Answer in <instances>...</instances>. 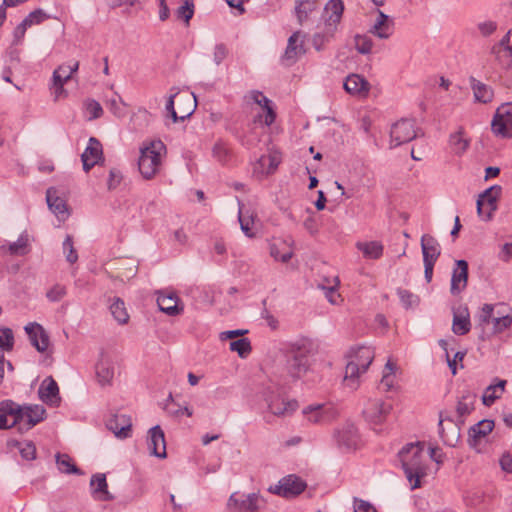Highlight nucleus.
I'll return each mask as SVG.
<instances>
[{"label": "nucleus", "mask_w": 512, "mask_h": 512, "mask_svg": "<svg viewBox=\"0 0 512 512\" xmlns=\"http://www.w3.org/2000/svg\"><path fill=\"white\" fill-rule=\"evenodd\" d=\"M46 201L49 209L56 215V217L64 221L69 216V211L66 201L57 195L54 188H49L46 192Z\"/></svg>", "instance_id": "26"}, {"label": "nucleus", "mask_w": 512, "mask_h": 512, "mask_svg": "<svg viewBox=\"0 0 512 512\" xmlns=\"http://www.w3.org/2000/svg\"><path fill=\"white\" fill-rule=\"evenodd\" d=\"M397 295L405 308H410L418 303V297L406 289L398 288Z\"/></svg>", "instance_id": "58"}, {"label": "nucleus", "mask_w": 512, "mask_h": 512, "mask_svg": "<svg viewBox=\"0 0 512 512\" xmlns=\"http://www.w3.org/2000/svg\"><path fill=\"white\" fill-rule=\"evenodd\" d=\"M262 396L267 404L268 410L278 417L292 415L298 408V402L294 399H285L279 393L275 385H269L262 391Z\"/></svg>", "instance_id": "3"}, {"label": "nucleus", "mask_w": 512, "mask_h": 512, "mask_svg": "<svg viewBox=\"0 0 512 512\" xmlns=\"http://www.w3.org/2000/svg\"><path fill=\"white\" fill-rule=\"evenodd\" d=\"M229 348L237 352L239 357L246 358L252 351L251 342L248 338H240L230 342Z\"/></svg>", "instance_id": "44"}, {"label": "nucleus", "mask_w": 512, "mask_h": 512, "mask_svg": "<svg viewBox=\"0 0 512 512\" xmlns=\"http://www.w3.org/2000/svg\"><path fill=\"white\" fill-rule=\"evenodd\" d=\"M369 32L379 39H388L393 33V23H382L376 20Z\"/></svg>", "instance_id": "45"}, {"label": "nucleus", "mask_w": 512, "mask_h": 512, "mask_svg": "<svg viewBox=\"0 0 512 512\" xmlns=\"http://www.w3.org/2000/svg\"><path fill=\"white\" fill-rule=\"evenodd\" d=\"M55 461L57 468L61 473L76 475L84 474V472L76 466L73 459L68 454L57 453L55 455Z\"/></svg>", "instance_id": "38"}, {"label": "nucleus", "mask_w": 512, "mask_h": 512, "mask_svg": "<svg viewBox=\"0 0 512 512\" xmlns=\"http://www.w3.org/2000/svg\"><path fill=\"white\" fill-rule=\"evenodd\" d=\"M103 155L102 145L100 141L94 137L89 139L88 145L81 155L83 169L85 172L90 171L99 163Z\"/></svg>", "instance_id": "20"}, {"label": "nucleus", "mask_w": 512, "mask_h": 512, "mask_svg": "<svg viewBox=\"0 0 512 512\" xmlns=\"http://www.w3.org/2000/svg\"><path fill=\"white\" fill-rule=\"evenodd\" d=\"M407 480L410 482L411 490H415L421 487L420 478L426 475V472H419L415 468H408L402 466Z\"/></svg>", "instance_id": "49"}, {"label": "nucleus", "mask_w": 512, "mask_h": 512, "mask_svg": "<svg viewBox=\"0 0 512 512\" xmlns=\"http://www.w3.org/2000/svg\"><path fill=\"white\" fill-rule=\"evenodd\" d=\"M402 466L415 468L419 472H426V466L423 463V448L419 443H409L399 452Z\"/></svg>", "instance_id": "11"}, {"label": "nucleus", "mask_w": 512, "mask_h": 512, "mask_svg": "<svg viewBox=\"0 0 512 512\" xmlns=\"http://www.w3.org/2000/svg\"><path fill=\"white\" fill-rule=\"evenodd\" d=\"M147 446L151 455L158 458H166V442L164 431L159 425L149 429Z\"/></svg>", "instance_id": "19"}, {"label": "nucleus", "mask_w": 512, "mask_h": 512, "mask_svg": "<svg viewBox=\"0 0 512 512\" xmlns=\"http://www.w3.org/2000/svg\"><path fill=\"white\" fill-rule=\"evenodd\" d=\"M178 297L175 294L163 295L157 297V304L159 309L169 316H176L180 314L182 308L178 307Z\"/></svg>", "instance_id": "37"}, {"label": "nucleus", "mask_w": 512, "mask_h": 512, "mask_svg": "<svg viewBox=\"0 0 512 512\" xmlns=\"http://www.w3.org/2000/svg\"><path fill=\"white\" fill-rule=\"evenodd\" d=\"M471 329L470 316L467 308H464L461 312L454 311L452 331L456 335H465Z\"/></svg>", "instance_id": "36"}, {"label": "nucleus", "mask_w": 512, "mask_h": 512, "mask_svg": "<svg viewBox=\"0 0 512 512\" xmlns=\"http://www.w3.org/2000/svg\"><path fill=\"white\" fill-rule=\"evenodd\" d=\"M354 512H378L377 509L368 501L354 498L353 500Z\"/></svg>", "instance_id": "61"}, {"label": "nucleus", "mask_w": 512, "mask_h": 512, "mask_svg": "<svg viewBox=\"0 0 512 512\" xmlns=\"http://www.w3.org/2000/svg\"><path fill=\"white\" fill-rule=\"evenodd\" d=\"M281 351L287 375L293 380H299L310 370L311 358L317 353V345L312 339L301 337L284 344Z\"/></svg>", "instance_id": "1"}, {"label": "nucleus", "mask_w": 512, "mask_h": 512, "mask_svg": "<svg viewBox=\"0 0 512 512\" xmlns=\"http://www.w3.org/2000/svg\"><path fill=\"white\" fill-rule=\"evenodd\" d=\"M97 381L100 385H109L114 377V365L110 356L105 352L100 353L99 360L95 365Z\"/></svg>", "instance_id": "23"}, {"label": "nucleus", "mask_w": 512, "mask_h": 512, "mask_svg": "<svg viewBox=\"0 0 512 512\" xmlns=\"http://www.w3.org/2000/svg\"><path fill=\"white\" fill-rule=\"evenodd\" d=\"M40 399L49 405L57 406L60 402L59 387L52 377H47L39 387Z\"/></svg>", "instance_id": "27"}, {"label": "nucleus", "mask_w": 512, "mask_h": 512, "mask_svg": "<svg viewBox=\"0 0 512 512\" xmlns=\"http://www.w3.org/2000/svg\"><path fill=\"white\" fill-rule=\"evenodd\" d=\"M46 418V410L42 405H20L17 413L18 430L28 431Z\"/></svg>", "instance_id": "7"}, {"label": "nucleus", "mask_w": 512, "mask_h": 512, "mask_svg": "<svg viewBox=\"0 0 512 512\" xmlns=\"http://www.w3.org/2000/svg\"><path fill=\"white\" fill-rule=\"evenodd\" d=\"M131 427V418L125 414H116L107 421V428L112 431L116 437L121 439L130 436Z\"/></svg>", "instance_id": "25"}, {"label": "nucleus", "mask_w": 512, "mask_h": 512, "mask_svg": "<svg viewBox=\"0 0 512 512\" xmlns=\"http://www.w3.org/2000/svg\"><path fill=\"white\" fill-rule=\"evenodd\" d=\"M301 38V32H294L288 39L287 47L282 56V62L291 66L305 53L304 41Z\"/></svg>", "instance_id": "18"}, {"label": "nucleus", "mask_w": 512, "mask_h": 512, "mask_svg": "<svg viewBox=\"0 0 512 512\" xmlns=\"http://www.w3.org/2000/svg\"><path fill=\"white\" fill-rule=\"evenodd\" d=\"M469 82L473 90L475 101L484 104L492 101L494 93L490 86L482 83L474 77H470Z\"/></svg>", "instance_id": "35"}, {"label": "nucleus", "mask_w": 512, "mask_h": 512, "mask_svg": "<svg viewBox=\"0 0 512 512\" xmlns=\"http://www.w3.org/2000/svg\"><path fill=\"white\" fill-rule=\"evenodd\" d=\"M477 28L483 37H488L497 30V23L492 20H487L479 22Z\"/></svg>", "instance_id": "59"}, {"label": "nucleus", "mask_w": 512, "mask_h": 512, "mask_svg": "<svg viewBox=\"0 0 512 512\" xmlns=\"http://www.w3.org/2000/svg\"><path fill=\"white\" fill-rule=\"evenodd\" d=\"M109 309L112 316L119 324H126L128 322L129 315L126 310L125 303L121 298L115 297L110 304Z\"/></svg>", "instance_id": "42"}, {"label": "nucleus", "mask_w": 512, "mask_h": 512, "mask_svg": "<svg viewBox=\"0 0 512 512\" xmlns=\"http://www.w3.org/2000/svg\"><path fill=\"white\" fill-rule=\"evenodd\" d=\"M303 415L314 424L328 423L337 417V411L323 404L309 405L303 409Z\"/></svg>", "instance_id": "14"}, {"label": "nucleus", "mask_w": 512, "mask_h": 512, "mask_svg": "<svg viewBox=\"0 0 512 512\" xmlns=\"http://www.w3.org/2000/svg\"><path fill=\"white\" fill-rule=\"evenodd\" d=\"M335 441L340 449L352 450L359 441L358 430L353 423H345L334 433Z\"/></svg>", "instance_id": "15"}, {"label": "nucleus", "mask_w": 512, "mask_h": 512, "mask_svg": "<svg viewBox=\"0 0 512 512\" xmlns=\"http://www.w3.org/2000/svg\"><path fill=\"white\" fill-rule=\"evenodd\" d=\"M316 9L315 0H295V14L299 24L308 19L310 13Z\"/></svg>", "instance_id": "40"}, {"label": "nucleus", "mask_w": 512, "mask_h": 512, "mask_svg": "<svg viewBox=\"0 0 512 512\" xmlns=\"http://www.w3.org/2000/svg\"><path fill=\"white\" fill-rule=\"evenodd\" d=\"M455 264L456 268L452 272L450 291L453 295H458L467 286L468 263L466 260H456Z\"/></svg>", "instance_id": "24"}, {"label": "nucleus", "mask_w": 512, "mask_h": 512, "mask_svg": "<svg viewBox=\"0 0 512 512\" xmlns=\"http://www.w3.org/2000/svg\"><path fill=\"white\" fill-rule=\"evenodd\" d=\"M261 497L256 493L238 495L233 493L228 499L227 507L238 512H257L260 508Z\"/></svg>", "instance_id": "13"}, {"label": "nucleus", "mask_w": 512, "mask_h": 512, "mask_svg": "<svg viewBox=\"0 0 512 512\" xmlns=\"http://www.w3.org/2000/svg\"><path fill=\"white\" fill-rule=\"evenodd\" d=\"M392 411V403L380 398L369 399L364 408L363 416L371 424L383 423Z\"/></svg>", "instance_id": "8"}, {"label": "nucleus", "mask_w": 512, "mask_h": 512, "mask_svg": "<svg viewBox=\"0 0 512 512\" xmlns=\"http://www.w3.org/2000/svg\"><path fill=\"white\" fill-rule=\"evenodd\" d=\"M63 251L66 254V260L73 264L78 260V254L73 247V239L71 235H67L63 241Z\"/></svg>", "instance_id": "52"}, {"label": "nucleus", "mask_w": 512, "mask_h": 512, "mask_svg": "<svg viewBox=\"0 0 512 512\" xmlns=\"http://www.w3.org/2000/svg\"><path fill=\"white\" fill-rule=\"evenodd\" d=\"M423 262H436L441 254V247L436 238L425 234L421 237Z\"/></svg>", "instance_id": "32"}, {"label": "nucleus", "mask_w": 512, "mask_h": 512, "mask_svg": "<svg viewBox=\"0 0 512 512\" xmlns=\"http://www.w3.org/2000/svg\"><path fill=\"white\" fill-rule=\"evenodd\" d=\"M394 371L395 365L389 360L385 365L381 379V384L387 391L390 390L394 385Z\"/></svg>", "instance_id": "50"}, {"label": "nucleus", "mask_w": 512, "mask_h": 512, "mask_svg": "<svg viewBox=\"0 0 512 512\" xmlns=\"http://www.w3.org/2000/svg\"><path fill=\"white\" fill-rule=\"evenodd\" d=\"M493 428L494 422L489 419H483L471 426L468 431V445L473 449H477L482 440L492 432Z\"/></svg>", "instance_id": "22"}, {"label": "nucleus", "mask_w": 512, "mask_h": 512, "mask_svg": "<svg viewBox=\"0 0 512 512\" xmlns=\"http://www.w3.org/2000/svg\"><path fill=\"white\" fill-rule=\"evenodd\" d=\"M449 142L456 154L464 153L470 145L469 139L463 137L462 129H459L455 133L451 134Z\"/></svg>", "instance_id": "43"}, {"label": "nucleus", "mask_w": 512, "mask_h": 512, "mask_svg": "<svg viewBox=\"0 0 512 512\" xmlns=\"http://www.w3.org/2000/svg\"><path fill=\"white\" fill-rule=\"evenodd\" d=\"M476 398L477 395L470 390H465L462 392V395L456 405V412L460 424H463L465 417L474 411Z\"/></svg>", "instance_id": "31"}, {"label": "nucleus", "mask_w": 512, "mask_h": 512, "mask_svg": "<svg viewBox=\"0 0 512 512\" xmlns=\"http://www.w3.org/2000/svg\"><path fill=\"white\" fill-rule=\"evenodd\" d=\"M491 127L497 136L512 138V102L503 103L497 108Z\"/></svg>", "instance_id": "5"}, {"label": "nucleus", "mask_w": 512, "mask_h": 512, "mask_svg": "<svg viewBox=\"0 0 512 512\" xmlns=\"http://www.w3.org/2000/svg\"><path fill=\"white\" fill-rule=\"evenodd\" d=\"M261 162H267L268 167L266 169H261L260 176H267L274 173L280 161L276 155H262Z\"/></svg>", "instance_id": "56"}, {"label": "nucleus", "mask_w": 512, "mask_h": 512, "mask_svg": "<svg viewBox=\"0 0 512 512\" xmlns=\"http://www.w3.org/2000/svg\"><path fill=\"white\" fill-rule=\"evenodd\" d=\"M250 97L255 103H257L259 106L263 107L267 111V114L265 116V123L266 125H271L276 118V114L270 105L271 101L260 91H252Z\"/></svg>", "instance_id": "39"}, {"label": "nucleus", "mask_w": 512, "mask_h": 512, "mask_svg": "<svg viewBox=\"0 0 512 512\" xmlns=\"http://www.w3.org/2000/svg\"><path fill=\"white\" fill-rule=\"evenodd\" d=\"M418 136L413 119L403 118L394 123L390 130L391 148L408 143Z\"/></svg>", "instance_id": "6"}, {"label": "nucleus", "mask_w": 512, "mask_h": 512, "mask_svg": "<svg viewBox=\"0 0 512 512\" xmlns=\"http://www.w3.org/2000/svg\"><path fill=\"white\" fill-rule=\"evenodd\" d=\"M79 68V62H74L71 65H60L53 72V83L56 88V94L63 92L64 84L71 78L72 74Z\"/></svg>", "instance_id": "33"}, {"label": "nucleus", "mask_w": 512, "mask_h": 512, "mask_svg": "<svg viewBox=\"0 0 512 512\" xmlns=\"http://www.w3.org/2000/svg\"><path fill=\"white\" fill-rule=\"evenodd\" d=\"M500 397L501 394L496 388L489 391L487 387L482 396V402L485 406H491Z\"/></svg>", "instance_id": "64"}, {"label": "nucleus", "mask_w": 512, "mask_h": 512, "mask_svg": "<svg viewBox=\"0 0 512 512\" xmlns=\"http://www.w3.org/2000/svg\"><path fill=\"white\" fill-rule=\"evenodd\" d=\"M66 295V288L56 284L46 294L47 298L52 302L60 301Z\"/></svg>", "instance_id": "60"}, {"label": "nucleus", "mask_w": 512, "mask_h": 512, "mask_svg": "<svg viewBox=\"0 0 512 512\" xmlns=\"http://www.w3.org/2000/svg\"><path fill=\"white\" fill-rule=\"evenodd\" d=\"M90 487L91 494L96 500L110 501L114 498L108 491L106 475L103 473H96L92 475L90 480Z\"/></svg>", "instance_id": "28"}, {"label": "nucleus", "mask_w": 512, "mask_h": 512, "mask_svg": "<svg viewBox=\"0 0 512 512\" xmlns=\"http://www.w3.org/2000/svg\"><path fill=\"white\" fill-rule=\"evenodd\" d=\"M14 345L13 332L9 328L0 329V350L10 351Z\"/></svg>", "instance_id": "51"}, {"label": "nucleus", "mask_w": 512, "mask_h": 512, "mask_svg": "<svg viewBox=\"0 0 512 512\" xmlns=\"http://www.w3.org/2000/svg\"><path fill=\"white\" fill-rule=\"evenodd\" d=\"M334 34H335V32L329 33V26L325 25L323 33L314 34L313 39H312L313 47L317 51L322 50L325 43L329 42L330 39L333 38Z\"/></svg>", "instance_id": "47"}, {"label": "nucleus", "mask_w": 512, "mask_h": 512, "mask_svg": "<svg viewBox=\"0 0 512 512\" xmlns=\"http://www.w3.org/2000/svg\"><path fill=\"white\" fill-rule=\"evenodd\" d=\"M491 54L506 69H512V30L491 47Z\"/></svg>", "instance_id": "12"}, {"label": "nucleus", "mask_w": 512, "mask_h": 512, "mask_svg": "<svg viewBox=\"0 0 512 512\" xmlns=\"http://www.w3.org/2000/svg\"><path fill=\"white\" fill-rule=\"evenodd\" d=\"M173 401V398H172V394H169L168 396V399L166 400V404H165V410L167 411V413L171 416H174V417H179L183 414H186L188 417H191L193 412L192 410L185 406V407H177V408H174L170 405V403Z\"/></svg>", "instance_id": "53"}, {"label": "nucleus", "mask_w": 512, "mask_h": 512, "mask_svg": "<svg viewBox=\"0 0 512 512\" xmlns=\"http://www.w3.org/2000/svg\"><path fill=\"white\" fill-rule=\"evenodd\" d=\"M343 87L349 94L358 96H366L370 90L369 82L358 74L347 76Z\"/></svg>", "instance_id": "30"}, {"label": "nucleus", "mask_w": 512, "mask_h": 512, "mask_svg": "<svg viewBox=\"0 0 512 512\" xmlns=\"http://www.w3.org/2000/svg\"><path fill=\"white\" fill-rule=\"evenodd\" d=\"M501 186L494 185L481 193L477 199V213L484 220H490L497 209V200L501 194Z\"/></svg>", "instance_id": "9"}, {"label": "nucleus", "mask_w": 512, "mask_h": 512, "mask_svg": "<svg viewBox=\"0 0 512 512\" xmlns=\"http://www.w3.org/2000/svg\"><path fill=\"white\" fill-rule=\"evenodd\" d=\"M177 105L180 111L178 121H183L193 114L197 106V100L193 93L183 92L179 93L177 97Z\"/></svg>", "instance_id": "34"}, {"label": "nucleus", "mask_w": 512, "mask_h": 512, "mask_svg": "<svg viewBox=\"0 0 512 512\" xmlns=\"http://www.w3.org/2000/svg\"><path fill=\"white\" fill-rule=\"evenodd\" d=\"M355 49L363 55L369 54L372 51L373 41L367 35L357 34L354 37Z\"/></svg>", "instance_id": "46"}, {"label": "nucleus", "mask_w": 512, "mask_h": 512, "mask_svg": "<svg viewBox=\"0 0 512 512\" xmlns=\"http://www.w3.org/2000/svg\"><path fill=\"white\" fill-rule=\"evenodd\" d=\"M439 435L445 445L455 447L460 439V427L450 417L443 418L442 412L439 415Z\"/></svg>", "instance_id": "16"}, {"label": "nucleus", "mask_w": 512, "mask_h": 512, "mask_svg": "<svg viewBox=\"0 0 512 512\" xmlns=\"http://www.w3.org/2000/svg\"><path fill=\"white\" fill-rule=\"evenodd\" d=\"M307 485L298 476L291 474L283 477L277 485L270 487V491L285 498L295 497L301 494Z\"/></svg>", "instance_id": "10"}, {"label": "nucleus", "mask_w": 512, "mask_h": 512, "mask_svg": "<svg viewBox=\"0 0 512 512\" xmlns=\"http://www.w3.org/2000/svg\"><path fill=\"white\" fill-rule=\"evenodd\" d=\"M19 452L25 460L31 461L36 458V447L32 441L19 443Z\"/></svg>", "instance_id": "54"}, {"label": "nucleus", "mask_w": 512, "mask_h": 512, "mask_svg": "<svg viewBox=\"0 0 512 512\" xmlns=\"http://www.w3.org/2000/svg\"><path fill=\"white\" fill-rule=\"evenodd\" d=\"M356 246L366 258L378 259L383 254V245L378 241L358 242Z\"/></svg>", "instance_id": "41"}, {"label": "nucleus", "mask_w": 512, "mask_h": 512, "mask_svg": "<svg viewBox=\"0 0 512 512\" xmlns=\"http://www.w3.org/2000/svg\"><path fill=\"white\" fill-rule=\"evenodd\" d=\"M28 239L21 235L15 242L9 245V252L12 255H24L27 252Z\"/></svg>", "instance_id": "57"}, {"label": "nucleus", "mask_w": 512, "mask_h": 512, "mask_svg": "<svg viewBox=\"0 0 512 512\" xmlns=\"http://www.w3.org/2000/svg\"><path fill=\"white\" fill-rule=\"evenodd\" d=\"M24 329L31 345L40 353L46 352L50 344V337L43 326L36 322H31Z\"/></svg>", "instance_id": "17"}, {"label": "nucleus", "mask_w": 512, "mask_h": 512, "mask_svg": "<svg viewBox=\"0 0 512 512\" xmlns=\"http://www.w3.org/2000/svg\"><path fill=\"white\" fill-rule=\"evenodd\" d=\"M46 18V14L43 10L37 9L28 14V16L24 19L25 24L32 26L34 24L41 23Z\"/></svg>", "instance_id": "63"}, {"label": "nucleus", "mask_w": 512, "mask_h": 512, "mask_svg": "<svg viewBox=\"0 0 512 512\" xmlns=\"http://www.w3.org/2000/svg\"><path fill=\"white\" fill-rule=\"evenodd\" d=\"M374 358L373 351L369 347H360L356 355L351 359L345 368L344 380L352 389L359 386L358 377L361 373H365Z\"/></svg>", "instance_id": "4"}, {"label": "nucleus", "mask_w": 512, "mask_h": 512, "mask_svg": "<svg viewBox=\"0 0 512 512\" xmlns=\"http://www.w3.org/2000/svg\"><path fill=\"white\" fill-rule=\"evenodd\" d=\"M194 15V3L193 0H185L176 10V16L178 19L184 20L187 24Z\"/></svg>", "instance_id": "48"}, {"label": "nucleus", "mask_w": 512, "mask_h": 512, "mask_svg": "<svg viewBox=\"0 0 512 512\" xmlns=\"http://www.w3.org/2000/svg\"><path fill=\"white\" fill-rule=\"evenodd\" d=\"M20 412V405L12 400L0 402V429L18 427L17 413Z\"/></svg>", "instance_id": "21"}, {"label": "nucleus", "mask_w": 512, "mask_h": 512, "mask_svg": "<svg viewBox=\"0 0 512 512\" xmlns=\"http://www.w3.org/2000/svg\"><path fill=\"white\" fill-rule=\"evenodd\" d=\"M344 11V4L341 0H330L325 6L326 26H329V33L336 32L337 25L340 23Z\"/></svg>", "instance_id": "29"}, {"label": "nucleus", "mask_w": 512, "mask_h": 512, "mask_svg": "<svg viewBox=\"0 0 512 512\" xmlns=\"http://www.w3.org/2000/svg\"><path fill=\"white\" fill-rule=\"evenodd\" d=\"M166 146L161 140H154L140 149L138 160L139 172L145 179H152L159 171Z\"/></svg>", "instance_id": "2"}, {"label": "nucleus", "mask_w": 512, "mask_h": 512, "mask_svg": "<svg viewBox=\"0 0 512 512\" xmlns=\"http://www.w3.org/2000/svg\"><path fill=\"white\" fill-rule=\"evenodd\" d=\"M86 109L90 114V119H97L103 114V109L100 103L96 100H89L86 103Z\"/></svg>", "instance_id": "62"}, {"label": "nucleus", "mask_w": 512, "mask_h": 512, "mask_svg": "<svg viewBox=\"0 0 512 512\" xmlns=\"http://www.w3.org/2000/svg\"><path fill=\"white\" fill-rule=\"evenodd\" d=\"M212 153L213 157L221 163H225L229 157V149L222 141H218L214 144Z\"/></svg>", "instance_id": "55"}]
</instances>
